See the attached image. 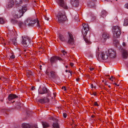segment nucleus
<instances>
[{"label":"nucleus","mask_w":128,"mask_h":128,"mask_svg":"<svg viewBox=\"0 0 128 128\" xmlns=\"http://www.w3.org/2000/svg\"><path fill=\"white\" fill-rule=\"evenodd\" d=\"M114 78H114L113 76H111V77L109 78V79L112 81H113L114 79Z\"/></svg>","instance_id":"nucleus-34"},{"label":"nucleus","mask_w":128,"mask_h":128,"mask_svg":"<svg viewBox=\"0 0 128 128\" xmlns=\"http://www.w3.org/2000/svg\"><path fill=\"white\" fill-rule=\"evenodd\" d=\"M79 80V78H77L76 79V80L77 81H78Z\"/></svg>","instance_id":"nucleus-52"},{"label":"nucleus","mask_w":128,"mask_h":128,"mask_svg":"<svg viewBox=\"0 0 128 128\" xmlns=\"http://www.w3.org/2000/svg\"><path fill=\"white\" fill-rule=\"evenodd\" d=\"M124 7L125 8L128 9V3L125 4Z\"/></svg>","instance_id":"nucleus-39"},{"label":"nucleus","mask_w":128,"mask_h":128,"mask_svg":"<svg viewBox=\"0 0 128 128\" xmlns=\"http://www.w3.org/2000/svg\"><path fill=\"white\" fill-rule=\"evenodd\" d=\"M32 72H27L26 75L28 77H30V76L31 75V74Z\"/></svg>","instance_id":"nucleus-36"},{"label":"nucleus","mask_w":128,"mask_h":128,"mask_svg":"<svg viewBox=\"0 0 128 128\" xmlns=\"http://www.w3.org/2000/svg\"><path fill=\"white\" fill-rule=\"evenodd\" d=\"M14 32L12 31H11L10 32H8L9 34H11V36H12L13 35Z\"/></svg>","instance_id":"nucleus-37"},{"label":"nucleus","mask_w":128,"mask_h":128,"mask_svg":"<svg viewBox=\"0 0 128 128\" xmlns=\"http://www.w3.org/2000/svg\"><path fill=\"white\" fill-rule=\"evenodd\" d=\"M59 38L61 41L64 42L66 40L64 36L60 34H59Z\"/></svg>","instance_id":"nucleus-21"},{"label":"nucleus","mask_w":128,"mask_h":128,"mask_svg":"<svg viewBox=\"0 0 128 128\" xmlns=\"http://www.w3.org/2000/svg\"><path fill=\"white\" fill-rule=\"evenodd\" d=\"M32 128H38V127H37L36 126V125L33 127Z\"/></svg>","instance_id":"nucleus-50"},{"label":"nucleus","mask_w":128,"mask_h":128,"mask_svg":"<svg viewBox=\"0 0 128 128\" xmlns=\"http://www.w3.org/2000/svg\"><path fill=\"white\" fill-rule=\"evenodd\" d=\"M18 97L16 95L14 94H10L8 97V99L9 101H10Z\"/></svg>","instance_id":"nucleus-14"},{"label":"nucleus","mask_w":128,"mask_h":128,"mask_svg":"<svg viewBox=\"0 0 128 128\" xmlns=\"http://www.w3.org/2000/svg\"><path fill=\"white\" fill-rule=\"evenodd\" d=\"M27 5H26L22 6V9L19 10L20 14L18 15H15L16 17L18 18L22 16L23 14L27 10Z\"/></svg>","instance_id":"nucleus-9"},{"label":"nucleus","mask_w":128,"mask_h":128,"mask_svg":"<svg viewBox=\"0 0 128 128\" xmlns=\"http://www.w3.org/2000/svg\"><path fill=\"white\" fill-rule=\"evenodd\" d=\"M113 84H114V85H116L117 86H119V85H117V84L115 83H114Z\"/></svg>","instance_id":"nucleus-51"},{"label":"nucleus","mask_w":128,"mask_h":128,"mask_svg":"<svg viewBox=\"0 0 128 128\" xmlns=\"http://www.w3.org/2000/svg\"><path fill=\"white\" fill-rule=\"evenodd\" d=\"M57 17L58 18V21L60 23L63 22L66 20V19L65 12H59L57 15Z\"/></svg>","instance_id":"nucleus-6"},{"label":"nucleus","mask_w":128,"mask_h":128,"mask_svg":"<svg viewBox=\"0 0 128 128\" xmlns=\"http://www.w3.org/2000/svg\"><path fill=\"white\" fill-rule=\"evenodd\" d=\"M124 25L125 26H126L128 25V20L126 19L125 20L124 23Z\"/></svg>","instance_id":"nucleus-29"},{"label":"nucleus","mask_w":128,"mask_h":128,"mask_svg":"<svg viewBox=\"0 0 128 128\" xmlns=\"http://www.w3.org/2000/svg\"><path fill=\"white\" fill-rule=\"evenodd\" d=\"M16 39L14 38L11 40L10 42L12 44L15 45L16 44Z\"/></svg>","instance_id":"nucleus-23"},{"label":"nucleus","mask_w":128,"mask_h":128,"mask_svg":"<svg viewBox=\"0 0 128 128\" xmlns=\"http://www.w3.org/2000/svg\"><path fill=\"white\" fill-rule=\"evenodd\" d=\"M22 38V44L24 47H28L31 43V40L27 36H23Z\"/></svg>","instance_id":"nucleus-5"},{"label":"nucleus","mask_w":128,"mask_h":128,"mask_svg":"<svg viewBox=\"0 0 128 128\" xmlns=\"http://www.w3.org/2000/svg\"><path fill=\"white\" fill-rule=\"evenodd\" d=\"M91 57H92V56H93V55H92H92H91Z\"/></svg>","instance_id":"nucleus-62"},{"label":"nucleus","mask_w":128,"mask_h":128,"mask_svg":"<svg viewBox=\"0 0 128 128\" xmlns=\"http://www.w3.org/2000/svg\"><path fill=\"white\" fill-rule=\"evenodd\" d=\"M68 72V70H66V72Z\"/></svg>","instance_id":"nucleus-61"},{"label":"nucleus","mask_w":128,"mask_h":128,"mask_svg":"<svg viewBox=\"0 0 128 128\" xmlns=\"http://www.w3.org/2000/svg\"><path fill=\"white\" fill-rule=\"evenodd\" d=\"M113 43L115 46L118 45L119 44V42L118 40H114Z\"/></svg>","instance_id":"nucleus-27"},{"label":"nucleus","mask_w":128,"mask_h":128,"mask_svg":"<svg viewBox=\"0 0 128 128\" xmlns=\"http://www.w3.org/2000/svg\"><path fill=\"white\" fill-rule=\"evenodd\" d=\"M28 0H24L25 2H27L28 1Z\"/></svg>","instance_id":"nucleus-58"},{"label":"nucleus","mask_w":128,"mask_h":128,"mask_svg":"<svg viewBox=\"0 0 128 128\" xmlns=\"http://www.w3.org/2000/svg\"><path fill=\"white\" fill-rule=\"evenodd\" d=\"M4 22V21L3 19L1 18H0V23L1 24H3Z\"/></svg>","instance_id":"nucleus-33"},{"label":"nucleus","mask_w":128,"mask_h":128,"mask_svg":"<svg viewBox=\"0 0 128 128\" xmlns=\"http://www.w3.org/2000/svg\"><path fill=\"white\" fill-rule=\"evenodd\" d=\"M72 72H70V74L71 75L72 74Z\"/></svg>","instance_id":"nucleus-64"},{"label":"nucleus","mask_w":128,"mask_h":128,"mask_svg":"<svg viewBox=\"0 0 128 128\" xmlns=\"http://www.w3.org/2000/svg\"><path fill=\"white\" fill-rule=\"evenodd\" d=\"M57 2L60 6L65 9L67 8L66 4L64 0H57Z\"/></svg>","instance_id":"nucleus-11"},{"label":"nucleus","mask_w":128,"mask_h":128,"mask_svg":"<svg viewBox=\"0 0 128 128\" xmlns=\"http://www.w3.org/2000/svg\"><path fill=\"white\" fill-rule=\"evenodd\" d=\"M42 124L44 128H46L48 127L49 126L48 124L45 122H42Z\"/></svg>","instance_id":"nucleus-22"},{"label":"nucleus","mask_w":128,"mask_h":128,"mask_svg":"<svg viewBox=\"0 0 128 128\" xmlns=\"http://www.w3.org/2000/svg\"><path fill=\"white\" fill-rule=\"evenodd\" d=\"M48 92V90L46 88L43 87L41 91L40 92V93L41 94L46 93Z\"/></svg>","instance_id":"nucleus-18"},{"label":"nucleus","mask_w":128,"mask_h":128,"mask_svg":"<svg viewBox=\"0 0 128 128\" xmlns=\"http://www.w3.org/2000/svg\"><path fill=\"white\" fill-rule=\"evenodd\" d=\"M14 3L12 0H9L8 4L7 5V7L10 8L12 7L14 4Z\"/></svg>","instance_id":"nucleus-16"},{"label":"nucleus","mask_w":128,"mask_h":128,"mask_svg":"<svg viewBox=\"0 0 128 128\" xmlns=\"http://www.w3.org/2000/svg\"><path fill=\"white\" fill-rule=\"evenodd\" d=\"M94 115H92L91 116V117L92 118H94Z\"/></svg>","instance_id":"nucleus-54"},{"label":"nucleus","mask_w":128,"mask_h":128,"mask_svg":"<svg viewBox=\"0 0 128 128\" xmlns=\"http://www.w3.org/2000/svg\"><path fill=\"white\" fill-rule=\"evenodd\" d=\"M56 122H54L53 124L52 128H59V125L58 123V120L57 119H55Z\"/></svg>","instance_id":"nucleus-19"},{"label":"nucleus","mask_w":128,"mask_h":128,"mask_svg":"<svg viewBox=\"0 0 128 128\" xmlns=\"http://www.w3.org/2000/svg\"><path fill=\"white\" fill-rule=\"evenodd\" d=\"M22 2L21 0H16L15 3L17 5H18L21 4Z\"/></svg>","instance_id":"nucleus-25"},{"label":"nucleus","mask_w":128,"mask_h":128,"mask_svg":"<svg viewBox=\"0 0 128 128\" xmlns=\"http://www.w3.org/2000/svg\"><path fill=\"white\" fill-rule=\"evenodd\" d=\"M106 76H109V75H106Z\"/></svg>","instance_id":"nucleus-60"},{"label":"nucleus","mask_w":128,"mask_h":128,"mask_svg":"<svg viewBox=\"0 0 128 128\" xmlns=\"http://www.w3.org/2000/svg\"><path fill=\"white\" fill-rule=\"evenodd\" d=\"M39 102L42 103V104H44V99H43V98H42V99H40L39 100Z\"/></svg>","instance_id":"nucleus-32"},{"label":"nucleus","mask_w":128,"mask_h":128,"mask_svg":"<svg viewBox=\"0 0 128 128\" xmlns=\"http://www.w3.org/2000/svg\"><path fill=\"white\" fill-rule=\"evenodd\" d=\"M98 59H102L104 60H106L108 61H110V60H109L108 59L109 58L107 51L105 52L100 53L98 54Z\"/></svg>","instance_id":"nucleus-4"},{"label":"nucleus","mask_w":128,"mask_h":128,"mask_svg":"<svg viewBox=\"0 0 128 128\" xmlns=\"http://www.w3.org/2000/svg\"><path fill=\"white\" fill-rule=\"evenodd\" d=\"M39 68L40 69V70H42V68L41 67H40Z\"/></svg>","instance_id":"nucleus-63"},{"label":"nucleus","mask_w":128,"mask_h":128,"mask_svg":"<svg viewBox=\"0 0 128 128\" xmlns=\"http://www.w3.org/2000/svg\"><path fill=\"white\" fill-rule=\"evenodd\" d=\"M22 128H30V125L28 124L24 123L22 124Z\"/></svg>","instance_id":"nucleus-20"},{"label":"nucleus","mask_w":128,"mask_h":128,"mask_svg":"<svg viewBox=\"0 0 128 128\" xmlns=\"http://www.w3.org/2000/svg\"><path fill=\"white\" fill-rule=\"evenodd\" d=\"M68 35L66 38L68 39V43L72 45V46L75 45L74 44V40L72 34L70 32H68Z\"/></svg>","instance_id":"nucleus-8"},{"label":"nucleus","mask_w":128,"mask_h":128,"mask_svg":"<svg viewBox=\"0 0 128 128\" xmlns=\"http://www.w3.org/2000/svg\"><path fill=\"white\" fill-rule=\"evenodd\" d=\"M68 72H72V71H70V70H68Z\"/></svg>","instance_id":"nucleus-59"},{"label":"nucleus","mask_w":128,"mask_h":128,"mask_svg":"<svg viewBox=\"0 0 128 128\" xmlns=\"http://www.w3.org/2000/svg\"><path fill=\"white\" fill-rule=\"evenodd\" d=\"M26 49L24 50V53H25V52H26Z\"/></svg>","instance_id":"nucleus-55"},{"label":"nucleus","mask_w":128,"mask_h":128,"mask_svg":"<svg viewBox=\"0 0 128 128\" xmlns=\"http://www.w3.org/2000/svg\"><path fill=\"white\" fill-rule=\"evenodd\" d=\"M62 53L64 55H65V53H66V52L64 50L62 51Z\"/></svg>","instance_id":"nucleus-44"},{"label":"nucleus","mask_w":128,"mask_h":128,"mask_svg":"<svg viewBox=\"0 0 128 128\" xmlns=\"http://www.w3.org/2000/svg\"><path fill=\"white\" fill-rule=\"evenodd\" d=\"M94 106H98V104L97 103V102H94Z\"/></svg>","instance_id":"nucleus-42"},{"label":"nucleus","mask_w":128,"mask_h":128,"mask_svg":"<svg viewBox=\"0 0 128 128\" xmlns=\"http://www.w3.org/2000/svg\"><path fill=\"white\" fill-rule=\"evenodd\" d=\"M117 1V0H116L114 2H115V3H117V2H116Z\"/></svg>","instance_id":"nucleus-56"},{"label":"nucleus","mask_w":128,"mask_h":128,"mask_svg":"<svg viewBox=\"0 0 128 128\" xmlns=\"http://www.w3.org/2000/svg\"><path fill=\"white\" fill-rule=\"evenodd\" d=\"M93 94L94 96H95L96 95V93L94 92V93H93Z\"/></svg>","instance_id":"nucleus-53"},{"label":"nucleus","mask_w":128,"mask_h":128,"mask_svg":"<svg viewBox=\"0 0 128 128\" xmlns=\"http://www.w3.org/2000/svg\"><path fill=\"white\" fill-rule=\"evenodd\" d=\"M107 52L109 58L108 59L110 61L112 60L115 58L116 52L114 50L112 49H109Z\"/></svg>","instance_id":"nucleus-7"},{"label":"nucleus","mask_w":128,"mask_h":128,"mask_svg":"<svg viewBox=\"0 0 128 128\" xmlns=\"http://www.w3.org/2000/svg\"><path fill=\"white\" fill-rule=\"evenodd\" d=\"M82 26L83 28L82 30V32L84 36V39L86 43L89 44H90V42L86 36L87 32L89 30L88 25L87 24L84 23L82 24Z\"/></svg>","instance_id":"nucleus-1"},{"label":"nucleus","mask_w":128,"mask_h":128,"mask_svg":"<svg viewBox=\"0 0 128 128\" xmlns=\"http://www.w3.org/2000/svg\"><path fill=\"white\" fill-rule=\"evenodd\" d=\"M89 70L91 71H95L94 68H93L90 67L89 68Z\"/></svg>","instance_id":"nucleus-35"},{"label":"nucleus","mask_w":128,"mask_h":128,"mask_svg":"<svg viewBox=\"0 0 128 128\" xmlns=\"http://www.w3.org/2000/svg\"><path fill=\"white\" fill-rule=\"evenodd\" d=\"M91 86H92V88H93V84H91Z\"/></svg>","instance_id":"nucleus-57"},{"label":"nucleus","mask_w":128,"mask_h":128,"mask_svg":"<svg viewBox=\"0 0 128 128\" xmlns=\"http://www.w3.org/2000/svg\"><path fill=\"white\" fill-rule=\"evenodd\" d=\"M45 19L46 20H48L49 19V18L46 17H45Z\"/></svg>","instance_id":"nucleus-47"},{"label":"nucleus","mask_w":128,"mask_h":128,"mask_svg":"<svg viewBox=\"0 0 128 128\" xmlns=\"http://www.w3.org/2000/svg\"><path fill=\"white\" fill-rule=\"evenodd\" d=\"M48 118L49 120H52L53 121L56 120L55 119H56V118H55L54 117L49 116H48Z\"/></svg>","instance_id":"nucleus-28"},{"label":"nucleus","mask_w":128,"mask_h":128,"mask_svg":"<svg viewBox=\"0 0 128 128\" xmlns=\"http://www.w3.org/2000/svg\"><path fill=\"white\" fill-rule=\"evenodd\" d=\"M79 0H71V2L73 6H77L79 5Z\"/></svg>","instance_id":"nucleus-15"},{"label":"nucleus","mask_w":128,"mask_h":128,"mask_svg":"<svg viewBox=\"0 0 128 128\" xmlns=\"http://www.w3.org/2000/svg\"><path fill=\"white\" fill-rule=\"evenodd\" d=\"M22 24V22H19V25L20 26H21Z\"/></svg>","instance_id":"nucleus-40"},{"label":"nucleus","mask_w":128,"mask_h":128,"mask_svg":"<svg viewBox=\"0 0 128 128\" xmlns=\"http://www.w3.org/2000/svg\"><path fill=\"white\" fill-rule=\"evenodd\" d=\"M126 66L127 67V70H126V71H128V63L126 64Z\"/></svg>","instance_id":"nucleus-45"},{"label":"nucleus","mask_w":128,"mask_h":128,"mask_svg":"<svg viewBox=\"0 0 128 128\" xmlns=\"http://www.w3.org/2000/svg\"><path fill=\"white\" fill-rule=\"evenodd\" d=\"M70 65L71 66H73V64L72 63H70Z\"/></svg>","instance_id":"nucleus-49"},{"label":"nucleus","mask_w":128,"mask_h":128,"mask_svg":"<svg viewBox=\"0 0 128 128\" xmlns=\"http://www.w3.org/2000/svg\"><path fill=\"white\" fill-rule=\"evenodd\" d=\"M122 45L124 46H125L126 45V43L124 42H123L122 43Z\"/></svg>","instance_id":"nucleus-48"},{"label":"nucleus","mask_w":128,"mask_h":128,"mask_svg":"<svg viewBox=\"0 0 128 128\" xmlns=\"http://www.w3.org/2000/svg\"><path fill=\"white\" fill-rule=\"evenodd\" d=\"M35 89V87L34 86H32L31 88V90H33Z\"/></svg>","instance_id":"nucleus-46"},{"label":"nucleus","mask_w":128,"mask_h":128,"mask_svg":"<svg viewBox=\"0 0 128 128\" xmlns=\"http://www.w3.org/2000/svg\"><path fill=\"white\" fill-rule=\"evenodd\" d=\"M58 60H62V59L60 57L57 56H53L51 57L50 60V62L51 64L56 62Z\"/></svg>","instance_id":"nucleus-10"},{"label":"nucleus","mask_w":128,"mask_h":128,"mask_svg":"<svg viewBox=\"0 0 128 128\" xmlns=\"http://www.w3.org/2000/svg\"><path fill=\"white\" fill-rule=\"evenodd\" d=\"M43 99L44 100V103L48 102L49 101V100L47 97H44Z\"/></svg>","instance_id":"nucleus-26"},{"label":"nucleus","mask_w":128,"mask_h":128,"mask_svg":"<svg viewBox=\"0 0 128 128\" xmlns=\"http://www.w3.org/2000/svg\"><path fill=\"white\" fill-rule=\"evenodd\" d=\"M63 116L64 118H66L67 116V114L66 113H64L63 114Z\"/></svg>","instance_id":"nucleus-43"},{"label":"nucleus","mask_w":128,"mask_h":128,"mask_svg":"<svg viewBox=\"0 0 128 128\" xmlns=\"http://www.w3.org/2000/svg\"><path fill=\"white\" fill-rule=\"evenodd\" d=\"M113 32L114 33V37L115 38H118L121 34L120 27L118 26H114L113 28Z\"/></svg>","instance_id":"nucleus-2"},{"label":"nucleus","mask_w":128,"mask_h":128,"mask_svg":"<svg viewBox=\"0 0 128 128\" xmlns=\"http://www.w3.org/2000/svg\"><path fill=\"white\" fill-rule=\"evenodd\" d=\"M48 77L50 78H54L55 76L54 72H46Z\"/></svg>","instance_id":"nucleus-17"},{"label":"nucleus","mask_w":128,"mask_h":128,"mask_svg":"<svg viewBox=\"0 0 128 128\" xmlns=\"http://www.w3.org/2000/svg\"><path fill=\"white\" fill-rule=\"evenodd\" d=\"M62 89L64 90L65 91H66V88L65 86L62 87Z\"/></svg>","instance_id":"nucleus-38"},{"label":"nucleus","mask_w":128,"mask_h":128,"mask_svg":"<svg viewBox=\"0 0 128 128\" xmlns=\"http://www.w3.org/2000/svg\"><path fill=\"white\" fill-rule=\"evenodd\" d=\"M36 22V19H34L31 18H28L25 21L24 24L26 26H32Z\"/></svg>","instance_id":"nucleus-3"},{"label":"nucleus","mask_w":128,"mask_h":128,"mask_svg":"<svg viewBox=\"0 0 128 128\" xmlns=\"http://www.w3.org/2000/svg\"><path fill=\"white\" fill-rule=\"evenodd\" d=\"M109 38V35L106 32H104L102 34V37L101 40V42H104Z\"/></svg>","instance_id":"nucleus-12"},{"label":"nucleus","mask_w":128,"mask_h":128,"mask_svg":"<svg viewBox=\"0 0 128 128\" xmlns=\"http://www.w3.org/2000/svg\"><path fill=\"white\" fill-rule=\"evenodd\" d=\"M106 12L104 10H102L101 12V16L102 17H104L106 15Z\"/></svg>","instance_id":"nucleus-24"},{"label":"nucleus","mask_w":128,"mask_h":128,"mask_svg":"<svg viewBox=\"0 0 128 128\" xmlns=\"http://www.w3.org/2000/svg\"><path fill=\"white\" fill-rule=\"evenodd\" d=\"M15 58V56L14 55H12L10 56V58L12 59H14Z\"/></svg>","instance_id":"nucleus-41"},{"label":"nucleus","mask_w":128,"mask_h":128,"mask_svg":"<svg viewBox=\"0 0 128 128\" xmlns=\"http://www.w3.org/2000/svg\"><path fill=\"white\" fill-rule=\"evenodd\" d=\"M122 54L123 58H126L128 56V52L126 50L123 49Z\"/></svg>","instance_id":"nucleus-13"},{"label":"nucleus","mask_w":128,"mask_h":128,"mask_svg":"<svg viewBox=\"0 0 128 128\" xmlns=\"http://www.w3.org/2000/svg\"><path fill=\"white\" fill-rule=\"evenodd\" d=\"M36 20L37 22V24L36 26V27L38 28H40V24L39 22V21L37 19Z\"/></svg>","instance_id":"nucleus-30"},{"label":"nucleus","mask_w":128,"mask_h":128,"mask_svg":"<svg viewBox=\"0 0 128 128\" xmlns=\"http://www.w3.org/2000/svg\"><path fill=\"white\" fill-rule=\"evenodd\" d=\"M11 22L13 24H15L17 22L16 20L14 19H12L11 20Z\"/></svg>","instance_id":"nucleus-31"}]
</instances>
